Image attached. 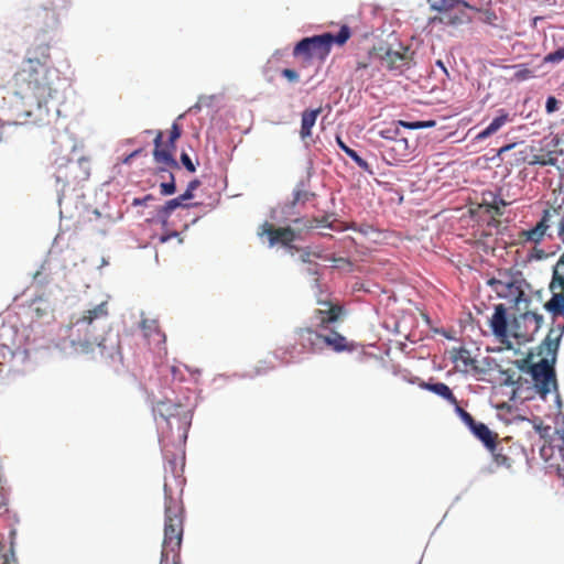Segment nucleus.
Instances as JSON below:
<instances>
[{"instance_id": "1", "label": "nucleus", "mask_w": 564, "mask_h": 564, "mask_svg": "<svg viewBox=\"0 0 564 564\" xmlns=\"http://www.w3.org/2000/svg\"><path fill=\"white\" fill-rule=\"evenodd\" d=\"M51 46L41 42L26 52L20 69L13 77V90L4 98L10 116L20 124H45L51 111H56L57 89L53 86L54 72L48 66Z\"/></svg>"}, {"instance_id": "2", "label": "nucleus", "mask_w": 564, "mask_h": 564, "mask_svg": "<svg viewBox=\"0 0 564 564\" xmlns=\"http://www.w3.org/2000/svg\"><path fill=\"white\" fill-rule=\"evenodd\" d=\"M108 317L107 301L84 311L82 315H73L68 326L72 343L85 349L97 347L102 356L112 357L118 351L119 344L118 341L107 344L105 333L108 328Z\"/></svg>"}, {"instance_id": "3", "label": "nucleus", "mask_w": 564, "mask_h": 564, "mask_svg": "<svg viewBox=\"0 0 564 564\" xmlns=\"http://www.w3.org/2000/svg\"><path fill=\"white\" fill-rule=\"evenodd\" d=\"M164 538L160 564H181L180 550L184 532V509L182 501L173 497L172 489L164 482Z\"/></svg>"}, {"instance_id": "4", "label": "nucleus", "mask_w": 564, "mask_h": 564, "mask_svg": "<svg viewBox=\"0 0 564 564\" xmlns=\"http://www.w3.org/2000/svg\"><path fill=\"white\" fill-rule=\"evenodd\" d=\"M351 36V30L348 25H341L339 32L323 33L311 37H304L293 48L294 57H302L305 62L318 59L324 62L330 53L333 44L343 46Z\"/></svg>"}, {"instance_id": "5", "label": "nucleus", "mask_w": 564, "mask_h": 564, "mask_svg": "<svg viewBox=\"0 0 564 564\" xmlns=\"http://www.w3.org/2000/svg\"><path fill=\"white\" fill-rule=\"evenodd\" d=\"M547 354L552 355L551 359L542 358L540 361L529 365L527 372L531 375L533 380V386L541 397V399L545 400L546 395L551 392H557V381L556 375L554 370L555 362V352ZM558 398V393H556Z\"/></svg>"}, {"instance_id": "6", "label": "nucleus", "mask_w": 564, "mask_h": 564, "mask_svg": "<svg viewBox=\"0 0 564 564\" xmlns=\"http://www.w3.org/2000/svg\"><path fill=\"white\" fill-rule=\"evenodd\" d=\"M182 128L177 122H174L170 130L169 141L163 143V133L158 131L154 138L153 158L158 164H163L165 167L180 169L177 161L174 159L173 153L176 149V141L181 138Z\"/></svg>"}, {"instance_id": "7", "label": "nucleus", "mask_w": 564, "mask_h": 564, "mask_svg": "<svg viewBox=\"0 0 564 564\" xmlns=\"http://www.w3.org/2000/svg\"><path fill=\"white\" fill-rule=\"evenodd\" d=\"M89 161L80 158L74 161L67 156H57L54 160L56 183L68 184L70 181L86 180L89 176L87 170Z\"/></svg>"}, {"instance_id": "8", "label": "nucleus", "mask_w": 564, "mask_h": 564, "mask_svg": "<svg viewBox=\"0 0 564 564\" xmlns=\"http://www.w3.org/2000/svg\"><path fill=\"white\" fill-rule=\"evenodd\" d=\"M380 154L383 161L389 165H398L402 162L411 160L416 149L414 141L409 142L405 135L391 141H383L379 145Z\"/></svg>"}, {"instance_id": "9", "label": "nucleus", "mask_w": 564, "mask_h": 564, "mask_svg": "<svg viewBox=\"0 0 564 564\" xmlns=\"http://www.w3.org/2000/svg\"><path fill=\"white\" fill-rule=\"evenodd\" d=\"M543 323V316L535 311H527L519 313L513 317L510 326L512 337L523 341L533 340Z\"/></svg>"}, {"instance_id": "10", "label": "nucleus", "mask_w": 564, "mask_h": 564, "mask_svg": "<svg viewBox=\"0 0 564 564\" xmlns=\"http://www.w3.org/2000/svg\"><path fill=\"white\" fill-rule=\"evenodd\" d=\"M303 230L301 225H294V227H275L269 221H264L258 227L257 235L259 237L267 236L270 247L281 245L284 247H292V242L300 238V234Z\"/></svg>"}, {"instance_id": "11", "label": "nucleus", "mask_w": 564, "mask_h": 564, "mask_svg": "<svg viewBox=\"0 0 564 564\" xmlns=\"http://www.w3.org/2000/svg\"><path fill=\"white\" fill-rule=\"evenodd\" d=\"M489 285L494 288V290L501 295L502 292H506V295H511L514 297V304L517 310L522 313L531 310L532 299L525 292V288H528V283L524 280H512L509 282H503L497 279H490L488 281Z\"/></svg>"}, {"instance_id": "12", "label": "nucleus", "mask_w": 564, "mask_h": 564, "mask_svg": "<svg viewBox=\"0 0 564 564\" xmlns=\"http://www.w3.org/2000/svg\"><path fill=\"white\" fill-rule=\"evenodd\" d=\"M316 303L318 307L314 311L313 318L319 329H326L330 324L339 321L345 313L343 305L330 299H317Z\"/></svg>"}, {"instance_id": "13", "label": "nucleus", "mask_w": 564, "mask_h": 564, "mask_svg": "<svg viewBox=\"0 0 564 564\" xmlns=\"http://www.w3.org/2000/svg\"><path fill=\"white\" fill-rule=\"evenodd\" d=\"M378 59L387 69L402 73L410 67L412 52L409 47L403 46L399 51L389 48L383 55L378 54Z\"/></svg>"}, {"instance_id": "14", "label": "nucleus", "mask_w": 564, "mask_h": 564, "mask_svg": "<svg viewBox=\"0 0 564 564\" xmlns=\"http://www.w3.org/2000/svg\"><path fill=\"white\" fill-rule=\"evenodd\" d=\"M378 53L376 50L369 51L368 55L360 61H357L352 76L356 80L365 83L375 77L379 70Z\"/></svg>"}, {"instance_id": "15", "label": "nucleus", "mask_w": 564, "mask_h": 564, "mask_svg": "<svg viewBox=\"0 0 564 564\" xmlns=\"http://www.w3.org/2000/svg\"><path fill=\"white\" fill-rule=\"evenodd\" d=\"M296 343L305 352H319L321 332L313 327H300L295 330Z\"/></svg>"}, {"instance_id": "16", "label": "nucleus", "mask_w": 564, "mask_h": 564, "mask_svg": "<svg viewBox=\"0 0 564 564\" xmlns=\"http://www.w3.org/2000/svg\"><path fill=\"white\" fill-rule=\"evenodd\" d=\"M490 327L492 334L501 341L511 335L510 329L508 328L507 308L503 304L495 306V312L490 318Z\"/></svg>"}, {"instance_id": "17", "label": "nucleus", "mask_w": 564, "mask_h": 564, "mask_svg": "<svg viewBox=\"0 0 564 564\" xmlns=\"http://www.w3.org/2000/svg\"><path fill=\"white\" fill-rule=\"evenodd\" d=\"M553 213H555V210L552 212L550 209H545L540 221L533 228L529 230H522L519 237L523 241H531L534 243H539L540 241H542L546 230L550 227L549 223L552 218Z\"/></svg>"}, {"instance_id": "18", "label": "nucleus", "mask_w": 564, "mask_h": 564, "mask_svg": "<svg viewBox=\"0 0 564 564\" xmlns=\"http://www.w3.org/2000/svg\"><path fill=\"white\" fill-rule=\"evenodd\" d=\"M142 329L144 336L155 345L165 343V334L160 329L159 324L155 319H143Z\"/></svg>"}, {"instance_id": "19", "label": "nucleus", "mask_w": 564, "mask_h": 564, "mask_svg": "<svg viewBox=\"0 0 564 564\" xmlns=\"http://www.w3.org/2000/svg\"><path fill=\"white\" fill-rule=\"evenodd\" d=\"M322 109H307L302 112L301 130L300 134L302 139H306L312 135V128L314 127L318 115Z\"/></svg>"}, {"instance_id": "20", "label": "nucleus", "mask_w": 564, "mask_h": 564, "mask_svg": "<svg viewBox=\"0 0 564 564\" xmlns=\"http://www.w3.org/2000/svg\"><path fill=\"white\" fill-rule=\"evenodd\" d=\"M433 21H438L440 23L446 25L456 26L471 22V18L466 13L465 10H459L458 12L455 13H453L452 11L445 12L440 17H435Z\"/></svg>"}, {"instance_id": "21", "label": "nucleus", "mask_w": 564, "mask_h": 564, "mask_svg": "<svg viewBox=\"0 0 564 564\" xmlns=\"http://www.w3.org/2000/svg\"><path fill=\"white\" fill-rule=\"evenodd\" d=\"M510 121V116L503 109L499 110V116L496 117L490 124L480 131L477 135L478 140H485L495 134L502 126Z\"/></svg>"}, {"instance_id": "22", "label": "nucleus", "mask_w": 564, "mask_h": 564, "mask_svg": "<svg viewBox=\"0 0 564 564\" xmlns=\"http://www.w3.org/2000/svg\"><path fill=\"white\" fill-rule=\"evenodd\" d=\"M432 10L441 12L442 14L448 11H453L456 7L462 6L466 9H474L465 0H427Z\"/></svg>"}, {"instance_id": "23", "label": "nucleus", "mask_w": 564, "mask_h": 564, "mask_svg": "<svg viewBox=\"0 0 564 564\" xmlns=\"http://www.w3.org/2000/svg\"><path fill=\"white\" fill-rule=\"evenodd\" d=\"M420 386H421V388H423L425 390H429V391H431V392L442 397L443 399L448 401L451 404H456L457 403V399L453 394V392L449 389V387L447 384L443 383V382H436V383L423 382Z\"/></svg>"}, {"instance_id": "24", "label": "nucleus", "mask_w": 564, "mask_h": 564, "mask_svg": "<svg viewBox=\"0 0 564 564\" xmlns=\"http://www.w3.org/2000/svg\"><path fill=\"white\" fill-rule=\"evenodd\" d=\"M470 431L473 434L479 438L486 447L494 446V443L497 440V434L492 433L489 427L484 423H476Z\"/></svg>"}, {"instance_id": "25", "label": "nucleus", "mask_w": 564, "mask_h": 564, "mask_svg": "<svg viewBox=\"0 0 564 564\" xmlns=\"http://www.w3.org/2000/svg\"><path fill=\"white\" fill-rule=\"evenodd\" d=\"M14 538L15 530L10 531V545L7 547L2 540H0V564H17L14 555Z\"/></svg>"}, {"instance_id": "26", "label": "nucleus", "mask_w": 564, "mask_h": 564, "mask_svg": "<svg viewBox=\"0 0 564 564\" xmlns=\"http://www.w3.org/2000/svg\"><path fill=\"white\" fill-rule=\"evenodd\" d=\"M487 448L491 452L494 460L497 464V466L511 468L513 460L503 446L495 442L494 446Z\"/></svg>"}, {"instance_id": "27", "label": "nucleus", "mask_w": 564, "mask_h": 564, "mask_svg": "<svg viewBox=\"0 0 564 564\" xmlns=\"http://www.w3.org/2000/svg\"><path fill=\"white\" fill-rule=\"evenodd\" d=\"M329 348L336 352L354 350V344L349 343L345 336L338 332H330Z\"/></svg>"}, {"instance_id": "28", "label": "nucleus", "mask_w": 564, "mask_h": 564, "mask_svg": "<svg viewBox=\"0 0 564 564\" xmlns=\"http://www.w3.org/2000/svg\"><path fill=\"white\" fill-rule=\"evenodd\" d=\"M182 406L171 401H160L153 408V411L162 416L164 420H169L180 413Z\"/></svg>"}, {"instance_id": "29", "label": "nucleus", "mask_w": 564, "mask_h": 564, "mask_svg": "<svg viewBox=\"0 0 564 564\" xmlns=\"http://www.w3.org/2000/svg\"><path fill=\"white\" fill-rule=\"evenodd\" d=\"M330 215H325L321 218L314 217V218H295L292 223L293 225H301L303 229H313L315 227H329L332 228V225L329 223Z\"/></svg>"}, {"instance_id": "30", "label": "nucleus", "mask_w": 564, "mask_h": 564, "mask_svg": "<svg viewBox=\"0 0 564 564\" xmlns=\"http://www.w3.org/2000/svg\"><path fill=\"white\" fill-rule=\"evenodd\" d=\"M550 289L552 291H555L556 289L564 291V253L560 257L553 269Z\"/></svg>"}, {"instance_id": "31", "label": "nucleus", "mask_w": 564, "mask_h": 564, "mask_svg": "<svg viewBox=\"0 0 564 564\" xmlns=\"http://www.w3.org/2000/svg\"><path fill=\"white\" fill-rule=\"evenodd\" d=\"M528 162L531 165H554L556 163V158L551 151L540 150L539 153L532 154Z\"/></svg>"}, {"instance_id": "32", "label": "nucleus", "mask_w": 564, "mask_h": 564, "mask_svg": "<svg viewBox=\"0 0 564 564\" xmlns=\"http://www.w3.org/2000/svg\"><path fill=\"white\" fill-rule=\"evenodd\" d=\"M178 207H188V205H184L178 197L170 199L158 210V216L165 220Z\"/></svg>"}, {"instance_id": "33", "label": "nucleus", "mask_w": 564, "mask_h": 564, "mask_svg": "<svg viewBox=\"0 0 564 564\" xmlns=\"http://www.w3.org/2000/svg\"><path fill=\"white\" fill-rule=\"evenodd\" d=\"M489 196L491 197V200L489 202L487 198L484 197L482 206H486L488 210H492L495 215L501 216L502 215V207L506 206V202L494 195L492 193H489Z\"/></svg>"}, {"instance_id": "34", "label": "nucleus", "mask_w": 564, "mask_h": 564, "mask_svg": "<svg viewBox=\"0 0 564 564\" xmlns=\"http://www.w3.org/2000/svg\"><path fill=\"white\" fill-rule=\"evenodd\" d=\"M399 127H400V124H398V122H394V123L390 124L389 127L380 130L379 134L383 139V141L394 140V139L403 135L401 133Z\"/></svg>"}, {"instance_id": "35", "label": "nucleus", "mask_w": 564, "mask_h": 564, "mask_svg": "<svg viewBox=\"0 0 564 564\" xmlns=\"http://www.w3.org/2000/svg\"><path fill=\"white\" fill-rule=\"evenodd\" d=\"M473 10L478 12V13H480L479 20L482 23H486V24H489V25H496L498 17H497V14H496V12L494 10H491V9H479V8H476V7H474Z\"/></svg>"}, {"instance_id": "36", "label": "nucleus", "mask_w": 564, "mask_h": 564, "mask_svg": "<svg viewBox=\"0 0 564 564\" xmlns=\"http://www.w3.org/2000/svg\"><path fill=\"white\" fill-rule=\"evenodd\" d=\"M347 155L366 173L369 175H373L375 172L369 165V163L364 160L354 149L347 152Z\"/></svg>"}, {"instance_id": "37", "label": "nucleus", "mask_w": 564, "mask_h": 564, "mask_svg": "<svg viewBox=\"0 0 564 564\" xmlns=\"http://www.w3.org/2000/svg\"><path fill=\"white\" fill-rule=\"evenodd\" d=\"M169 177H170L169 182H163L160 184V193L163 196L172 195L176 191L175 177H174L173 173L170 172Z\"/></svg>"}, {"instance_id": "38", "label": "nucleus", "mask_w": 564, "mask_h": 564, "mask_svg": "<svg viewBox=\"0 0 564 564\" xmlns=\"http://www.w3.org/2000/svg\"><path fill=\"white\" fill-rule=\"evenodd\" d=\"M513 68H516L513 78L518 82L527 80L533 76L532 70L524 65H514Z\"/></svg>"}, {"instance_id": "39", "label": "nucleus", "mask_w": 564, "mask_h": 564, "mask_svg": "<svg viewBox=\"0 0 564 564\" xmlns=\"http://www.w3.org/2000/svg\"><path fill=\"white\" fill-rule=\"evenodd\" d=\"M564 61V46L556 48L554 52L544 56V63L557 64Z\"/></svg>"}, {"instance_id": "40", "label": "nucleus", "mask_w": 564, "mask_h": 564, "mask_svg": "<svg viewBox=\"0 0 564 564\" xmlns=\"http://www.w3.org/2000/svg\"><path fill=\"white\" fill-rule=\"evenodd\" d=\"M455 361H462L465 367L471 366L474 364V359L470 357V354L467 349L462 348L458 350L455 356Z\"/></svg>"}, {"instance_id": "41", "label": "nucleus", "mask_w": 564, "mask_h": 564, "mask_svg": "<svg viewBox=\"0 0 564 564\" xmlns=\"http://www.w3.org/2000/svg\"><path fill=\"white\" fill-rule=\"evenodd\" d=\"M281 75L286 78L290 83H297L300 75L296 70L291 68H284L281 70Z\"/></svg>"}, {"instance_id": "42", "label": "nucleus", "mask_w": 564, "mask_h": 564, "mask_svg": "<svg viewBox=\"0 0 564 564\" xmlns=\"http://www.w3.org/2000/svg\"><path fill=\"white\" fill-rule=\"evenodd\" d=\"M181 162L188 172L193 173L196 171L195 164L186 152H182Z\"/></svg>"}, {"instance_id": "43", "label": "nucleus", "mask_w": 564, "mask_h": 564, "mask_svg": "<svg viewBox=\"0 0 564 564\" xmlns=\"http://www.w3.org/2000/svg\"><path fill=\"white\" fill-rule=\"evenodd\" d=\"M545 110L547 113H553L558 110V101L555 97L550 96L546 99Z\"/></svg>"}, {"instance_id": "44", "label": "nucleus", "mask_w": 564, "mask_h": 564, "mask_svg": "<svg viewBox=\"0 0 564 564\" xmlns=\"http://www.w3.org/2000/svg\"><path fill=\"white\" fill-rule=\"evenodd\" d=\"M310 196H314V194H310L308 192L306 191H296L294 193V204L299 203V202H306L308 200Z\"/></svg>"}, {"instance_id": "45", "label": "nucleus", "mask_w": 564, "mask_h": 564, "mask_svg": "<svg viewBox=\"0 0 564 564\" xmlns=\"http://www.w3.org/2000/svg\"><path fill=\"white\" fill-rule=\"evenodd\" d=\"M348 228H350L355 231H359L364 235H368L372 230V227L369 225L357 226V224H355V223H352Z\"/></svg>"}, {"instance_id": "46", "label": "nucleus", "mask_w": 564, "mask_h": 564, "mask_svg": "<svg viewBox=\"0 0 564 564\" xmlns=\"http://www.w3.org/2000/svg\"><path fill=\"white\" fill-rule=\"evenodd\" d=\"M329 341H330V333L326 334V335L321 333L319 351L324 350L325 348H329Z\"/></svg>"}, {"instance_id": "47", "label": "nucleus", "mask_w": 564, "mask_h": 564, "mask_svg": "<svg viewBox=\"0 0 564 564\" xmlns=\"http://www.w3.org/2000/svg\"><path fill=\"white\" fill-rule=\"evenodd\" d=\"M462 421L469 427V430L477 423L470 413L466 412L460 417Z\"/></svg>"}, {"instance_id": "48", "label": "nucleus", "mask_w": 564, "mask_h": 564, "mask_svg": "<svg viewBox=\"0 0 564 564\" xmlns=\"http://www.w3.org/2000/svg\"><path fill=\"white\" fill-rule=\"evenodd\" d=\"M152 199H153V196L151 194H148V195H145L142 198H134L132 200V205L133 206H142V205H145L149 200H152Z\"/></svg>"}, {"instance_id": "49", "label": "nucleus", "mask_w": 564, "mask_h": 564, "mask_svg": "<svg viewBox=\"0 0 564 564\" xmlns=\"http://www.w3.org/2000/svg\"><path fill=\"white\" fill-rule=\"evenodd\" d=\"M398 124L404 127V128H409V129H421V123L419 121H415V122H406V121H398Z\"/></svg>"}, {"instance_id": "50", "label": "nucleus", "mask_w": 564, "mask_h": 564, "mask_svg": "<svg viewBox=\"0 0 564 564\" xmlns=\"http://www.w3.org/2000/svg\"><path fill=\"white\" fill-rule=\"evenodd\" d=\"M557 236H558L560 240L564 243V213L562 214L560 221H558Z\"/></svg>"}, {"instance_id": "51", "label": "nucleus", "mask_w": 564, "mask_h": 564, "mask_svg": "<svg viewBox=\"0 0 564 564\" xmlns=\"http://www.w3.org/2000/svg\"><path fill=\"white\" fill-rule=\"evenodd\" d=\"M171 373H172L173 380H177V381H182L183 380V377H182L180 368L173 366L171 368Z\"/></svg>"}, {"instance_id": "52", "label": "nucleus", "mask_w": 564, "mask_h": 564, "mask_svg": "<svg viewBox=\"0 0 564 564\" xmlns=\"http://www.w3.org/2000/svg\"><path fill=\"white\" fill-rule=\"evenodd\" d=\"M141 152H142V150H141V149H138V150H135V151L131 152L129 155H127V156L122 160V163H123V164H129V163L131 162V160H132L133 158H135L137 155H139Z\"/></svg>"}, {"instance_id": "53", "label": "nucleus", "mask_w": 564, "mask_h": 564, "mask_svg": "<svg viewBox=\"0 0 564 564\" xmlns=\"http://www.w3.org/2000/svg\"><path fill=\"white\" fill-rule=\"evenodd\" d=\"M336 142L338 147L347 154L351 150L343 140L340 137H336Z\"/></svg>"}, {"instance_id": "54", "label": "nucleus", "mask_w": 564, "mask_h": 564, "mask_svg": "<svg viewBox=\"0 0 564 564\" xmlns=\"http://www.w3.org/2000/svg\"><path fill=\"white\" fill-rule=\"evenodd\" d=\"M193 192L189 191L188 188H186V191L178 196V198L181 199V202L183 203L184 200H188V199H192L193 198Z\"/></svg>"}, {"instance_id": "55", "label": "nucleus", "mask_w": 564, "mask_h": 564, "mask_svg": "<svg viewBox=\"0 0 564 564\" xmlns=\"http://www.w3.org/2000/svg\"><path fill=\"white\" fill-rule=\"evenodd\" d=\"M199 186V181L198 180H194V181H191L187 185V188L192 192H194L197 187Z\"/></svg>"}, {"instance_id": "56", "label": "nucleus", "mask_w": 564, "mask_h": 564, "mask_svg": "<svg viewBox=\"0 0 564 564\" xmlns=\"http://www.w3.org/2000/svg\"><path fill=\"white\" fill-rule=\"evenodd\" d=\"M422 126H421V129L422 128H430V127H433L435 126V121L433 120H429V121H419Z\"/></svg>"}, {"instance_id": "57", "label": "nucleus", "mask_w": 564, "mask_h": 564, "mask_svg": "<svg viewBox=\"0 0 564 564\" xmlns=\"http://www.w3.org/2000/svg\"><path fill=\"white\" fill-rule=\"evenodd\" d=\"M454 405H455V411H456V413L459 415V417H462V416L464 415V413H466V412H467V411H465L463 408H460V406L458 405V402H457L456 404H454Z\"/></svg>"}, {"instance_id": "58", "label": "nucleus", "mask_w": 564, "mask_h": 564, "mask_svg": "<svg viewBox=\"0 0 564 564\" xmlns=\"http://www.w3.org/2000/svg\"><path fill=\"white\" fill-rule=\"evenodd\" d=\"M301 258L303 262H310V252H305Z\"/></svg>"}, {"instance_id": "59", "label": "nucleus", "mask_w": 564, "mask_h": 564, "mask_svg": "<svg viewBox=\"0 0 564 564\" xmlns=\"http://www.w3.org/2000/svg\"><path fill=\"white\" fill-rule=\"evenodd\" d=\"M93 216L95 217V219H99L101 217V214L97 209H95L93 212Z\"/></svg>"}, {"instance_id": "60", "label": "nucleus", "mask_w": 564, "mask_h": 564, "mask_svg": "<svg viewBox=\"0 0 564 564\" xmlns=\"http://www.w3.org/2000/svg\"><path fill=\"white\" fill-rule=\"evenodd\" d=\"M513 145L512 144H509V145H505L501 148L500 152H505V151H508L512 148Z\"/></svg>"}, {"instance_id": "61", "label": "nucleus", "mask_w": 564, "mask_h": 564, "mask_svg": "<svg viewBox=\"0 0 564 564\" xmlns=\"http://www.w3.org/2000/svg\"><path fill=\"white\" fill-rule=\"evenodd\" d=\"M437 64H438V66L444 68L443 63L441 61H438Z\"/></svg>"}]
</instances>
